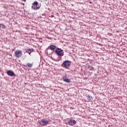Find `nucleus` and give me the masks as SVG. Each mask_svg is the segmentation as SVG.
<instances>
[{
    "label": "nucleus",
    "mask_w": 127,
    "mask_h": 127,
    "mask_svg": "<svg viewBox=\"0 0 127 127\" xmlns=\"http://www.w3.org/2000/svg\"><path fill=\"white\" fill-rule=\"evenodd\" d=\"M71 61H64L62 64V67L63 68H65V69H68L69 67L71 66Z\"/></svg>",
    "instance_id": "obj_1"
},
{
    "label": "nucleus",
    "mask_w": 127,
    "mask_h": 127,
    "mask_svg": "<svg viewBox=\"0 0 127 127\" xmlns=\"http://www.w3.org/2000/svg\"><path fill=\"white\" fill-rule=\"evenodd\" d=\"M22 52L20 50H17L14 52V56L16 58H20L22 56Z\"/></svg>",
    "instance_id": "obj_2"
},
{
    "label": "nucleus",
    "mask_w": 127,
    "mask_h": 127,
    "mask_svg": "<svg viewBox=\"0 0 127 127\" xmlns=\"http://www.w3.org/2000/svg\"><path fill=\"white\" fill-rule=\"evenodd\" d=\"M39 8H40V6L39 4H38V2H34L32 5V9L37 10L38 9H39Z\"/></svg>",
    "instance_id": "obj_3"
},
{
    "label": "nucleus",
    "mask_w": 127,
    "mask_h": 127,
    "mask_svg": "<svg viewBox=\"0 0 127 127\" xmlns=\"http://www.w3.org/2000/svg\"><path fill=\"white\" fill-rule=\"evenodd\" d=\"M55 52L59 56H64V52H63V50L61 49L57 48L56 49Z\"/></svg>",
    "instance_id": "obj_4"
},
{
    "label": "nucleus",
    "mask_w": 127,
    "mask_h": 127,
    "mask_svg": "<svg viewBox=\"0 0 127 127\" xmlns=\"http://www.w3.org/2000/svg\"><path fill=\"white\" fill-rule=\"evenodd\" d=\"M40 126L42 127H44L45 126H47L49 124V121H46L45 119H42L39 122Z\"/></svg>",
    "instance_id": "obj_5"
},
{
    "label": "nucleus",
    "mask_w": 127,
    "mask_h": 127,
    "mask_svg": "<svg viewBox=\"0 0 127 127\" xmlns=\"http://www.w3.org/2000/svg\"><path fill=\"white\" fill-rule=\"evenodd\" d=\"M62 79L64 82H65V83H71V79L67 78L66 76H64Z\"/></svg>",
    "instance_id": "obj_6"
},
{
    "label": "nucleus",
    "mask_w": 127,
    "mask_h": 127,
    "mask_svg": "<svg viewBox=\"0 0 127 127\" xmlns=\"http://www.w3.org/2000/svg\"><path fill=\"white\" fill-rule=\"evenodd\" d=\"M69 126H75L76 125V121L74 120H69L68 122Z\"/></svg>",
    "instance_id": "obj_7"
},
{
    "label": "nucleus",
    "mask_w": 127,
    "mask_h": 127,
    "mask_svg": "<svg viewBox=\"0 0 127 127\" xmlns=\"http://www.w3.org/2000/svg\"><path fill=\"white\" fill-rule=\"evenodd\" d=\"M7 75H8V76H10L11 77L15 76L14 72H13V71H12V70H8L7 71Z\"/></svg>",
    "instance_id": "obj_8"
},
{
    "label": "nucleus",
    "mask_w": 127,
    "mask_h": 127,
    "mask_svg": "<svg viewBox=\"0 0 127 127\" xmlns=\"http://www.w3.org/2000/svg\"><path fill=\"white\" fill-rule=\"evenodd\" d=\"M24 66L25 67H28V68H32V67H33V63H27L26 65Z\"/></svg>",
    "instance_id": "obj_9"
},
{
    "label": "nucleus",
    "mask_w": 127,
    "mask_h": 127,
    "mask_svg": "<svg viewBox=\"0 0 127 127\" xmlns=\"http://www.w3.org/2000/svg\"><path fill=\"white\" fill-rule=\"evenodd\" d=\"M34 51V50L33 49H27L26 51V53H28L29 55H31V52H33Z\"/></svg>",
    "instance_id": "obj_10"
},
{
    "label": "nucleus",
    "mask_w": 127,
    "mask_h": 127,
    "mask_svg": "<svg viewBox=\"0 0 127 127\" xmlns=\"http://www.w3.org/2000/svg\"><path fill=\"white\" fill-rule=\"evenodd\" d=\"M49 47H50V50H55V49H56V46L54 45H52L50 46Z\"/></svg>",
    "instance_id": "obj_11"
},
{
    "label": "nucleus",
    "mask_w": 127,
    "mask_h": 127,
    "mask_svg": "<svg viewBox=\"0 0 127 127\" xmlns=\"http://www.w3.org/2000/svg\"><path fill=\"white\" fill-rule=\"evenodd\" d=\"M86 99H87L88 101H92V100H93V97L91 96H87Z\"/></svg>",
    "instance_id": "obj_12"
},
{
    "label": "nucleus",
    "mask_w": 127,
    "mask_h": 127,
    "mask_svg": "<svg viewBox=\"0 0 127 127\" xmlns=\"http://www.w3.org/2000/svg\"><path fill=\"white\" fill-rule=\"evenodd\" d=\"M1 25H2V29H5V25H4V24H0V26H1Z\"/></svg>",
    "instance_id": "obj_13"
},
{
    "label": "nucleus",
    "mask_w": 127,
    "mask_h": 127,
    "mask_svg": "<svg viewBox=\"0 0 127 127\" xmlns=\"http://www.w3.org/2000/svg\"><path fill=\"white\" fill-rule=\"evenodd\" d=\"M51 17H54V15H52L51 16Z\"/></svg>",
    "instance_id": "obj_14"
},
{
    "label": "nucleus",
    "mask_w": 127,
    "mask_h": 127,
    "mask_svg": "<svg viewBox=\"0 0 127 127\" xmlns=\"http://www.w3.org/2000/svg\"><path fill=\"white\" fill-rule=\"evenodd\" d=\"M23 1H26V0H22Z\"/></svg>",
    "instance_id": "obj_15"
},
{
    "label": "nucleus",
    "mask_w": 127,
    "mask_h": 127,
    "mask_svg": "<svg viewBox=\"0 0 127 127\" xmlns=\"http://www.w3.org/2000/svg\"><path fill=\"white\" fill-rule=\"evenodd\" d=\"M1 28V27L0 26V29Z\"/></svg>",
    "instance_id": "obj_16"
}]
</instances>
